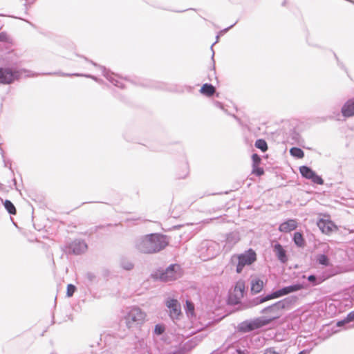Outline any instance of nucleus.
<instances>
[{"instance_id":"obj_1","label":"nucleus","mask_w":354,"mask_h":354,"mask_svg":"<svg viewBox=\"0 0 354 354\" xmlns=\"http://www.w3.org/2000/svg\"><path fill=\"white\" fill-rule=\"evenodd\" d=\"M169 243L167 235L151 233L136 237L133 241L135 249L142 254H152L164 250Z\"/></svg>"},{"instance_id":"obj_2","label":"nucleus","mask_w":354,"mask_h":354,"mask_svg":"<svg viewBox=\"0 0 354 354\" xmlns=\"http://www.w3.org/2000/svg\"><path fill=\"white\" fill-rule=\"evenodd\" d=\"M297 300L296 296H290L263 308L260 313L267 315L262 317L265 324L268 325L272 322L280 318L283 315V311L291 309Z\"/></svg>"},{"instance_id":"obj_3","label":"nucleus","mask_w":354,"mask_h":354,"mask_svg":"<svg viewBox=\"0 0 354 354\" xmlns=\"http://www.w3.org/2000/svg\"><path fill=\"white\" fill-rule=\"evenodd\" d=\"M6 67H0V84H10L19 79L21 72L16 69L18 66V57L12 52L8 53L3 59Z\"/></svg>"},{"instance_id":"obj_4","label":"nucleus","mask_w":354,"mask_h":354,"mask_svg":"<svg viewBox=\"0 0 354 354\" xmlns=\"http://www.w3.org/2000/svg\"><path fill=\"white\" fill-rule=\"evenodd\" d=\"M147 315L140 308L132 306L127 309L124 315L126 326L131 330L135 331L140 329L146 321Z\"/></svg>"},{"instance_id":"obj_5","label":"nucleus","mask_w":354,"mask_h":354,"mask_svg":"<svg viewBox=\"0 0 354 354\" xmlns=\"http://www.w3.org/2000/svg\"><path fill=\"white\" fill-rule=\"evenodd\" d=\"M303 288L304 286L301 283H295L288 286H285L275 291H273L265 296H259L252 299L249 301V306L253 307L259 304H263L267 301L280 298L290 293L299 291Z\"/></svg>"},{"instance_id":"obj_6","label":"nucleus","mask_w":354,"mask_h":354,"mask_svg":"<svg viewBox=\"0 0 354 354\" xmlns=\"http://www.w3.org/2000/svg\"><path fill=\"white\" fill-rule=\"evenodd\" d=\"M234 258L238 260L236 271L241 273L245 266H250L257 260V254L252 249H249L236 257H232V261H234Z\"/></svg>"},{"instance_id":"obj_7","label":"nucleus","mask_w":354,"mask_h":354,"mask_svg":"<svg viewBox=\"0 0 354 354\" xmlns=\"http://www.w3.org/2000/svg\"><path fill=\"white\" fill-rule=\"evenodd\" d=\"M266 326L263 317H259L252 319H246L239 323L237 326V330L242 333L252 332L256 329L261 328Z\"/></svg>"},{"instance_id":"obj_8","label":"nucleus","mask_w":354,"mask_h":354,"mask_svg":"<svg viewBox=\"0 0 354 354\" xmlns=\"http://www.w3.org/2000/svg\"><path fill=\"white\" fill-rule=\"evenodd\" d=\"M180 266L178 264H171L166 269L159 270L156 274L162 281H170L177 279L180 277Z\"/></svg>"},{"instance_id":"obj_9","label":"nucleus","mask_w":354,"mask_h":354,"mask_svg":"<svg viewBox=\"0 0 354 354\" xmlns=\"http://www.w3.org/2000/svg\"><path fill=\"white\" fill-rule=\"evenodd\" d=\"M90 64L93 65L95 68H100L102 71V74L114 86L119 87V88H124V85L123 82H122L121 78L116 74L111 72L109 70L106 69V68L97 66L95 63L93 62L90 60Z\"/></svg>"},{"instance_id":"obj_10","label":"nucleus","mask_w":354,"mask_h":354,"mask_svg":"<svg viewBox=\"0 0 354 354\" xmlns=\"http://www.w3.org/2000/svg\"><path fill=\"white\" fill-rule=\"evenodd\" d=\"M299 172L303 178L310 180L315 184H324L322 178L317 175L316 172L308 166L303 165L299 167Z\"/></svg>"},{"instance_id":"obj_11","label":"nucleus","mask_w":354,"mask_h":354,"mask_svg":"<svg viewBox=\"0 0 354 354\" xmlns=\"http://www.w3.org/2000/svg\"><path fill=\"white\" fill-rule=\"evenodd\" d=\"M87 249V244L84 241L76 239L68 247V252L78 255L85 252Z\"/></svg>"},{"instance_id":"obj_12","label":"nucleus","mask_w":354,"mask_h":354,"mask_svg":"<svg viewBox=\"0 0 354 354\" xmlns=\"http://www.w3.org/2000/svg\"><path fill=\"white\" fill-rule=\"evenodd\" d=\"M166 306L169 309V315L172 319L178 318L181 314L180 305L177 299H170L167 300Z\"/></svg>"},{"instance_id":"obj_13","label":"nucleus","mask_w":354,"mask_h":354,"mask_svg":"<svg viewBox=\"0 0 354 354\" xmlns=\"http://www.w3.org/2000/svg\"><path fill=\"white\" fill-rule=\"evenodd\" d=\"M273 252H274L277 258L281 263H287L288 260V257L286 253V250L283 248V245L277 242L273 245Z\"/></svg>"},{"instance_id":"obj_14","label":"nucleus","mask_w":354,"mask_h":354,"mask_svg":"<svg viewBox=\"0 0 354 354\" xmlns=\"http://www.w3.org/2000/svg\"><path fill=\"white\" fill-rule=\"evenodd\" d=\"M342 115L344 118H351L354 116V97L348 99L341 108Z\"/></svg>"},{"instance_id":"obj_15","label":"nucleus","mask_w":354,"mask_h":354,"mask_svg":"<svg viewBox=\"0 0 354 354\" xmlns=\"http://www.w3.org/2000/svg\"><path fill=\"white\" fill-rule=\"evenodd\" d=\"M317 226L323 233L326 234L330 233L335 227L331 221L324 219H320L317 222Z\"/></svg>"},{"instance_id":"obj_16","label":"nucleus","mask_w":354,"mask_h":354,"mask_svg":"<svg viewBox=\"0 0 354 354\" xmlns=\"http://www.w3.org/2000/svg\"><path fill=\"white\" fill-rule=\"evenodd\" d=\"M297 227V222L295 219H288V221L280 224L279 230L281 232H290L295 230Z\"/></svg>"},{"instance_id":"obj_17","label":"nucleus","mask_w":354,"mask_h":354,"mask_svg":"<svg viewBox=\"0 0 354 354\" xmlns=\"http://www.w3.org/2000/svg\"><path fill=\"white\" fill-rule=\"evenodd\" d=\"M251 292L257 294L260 292L264 286L263 281L258 277H254L251 280Z\"/></svg>"},{"instance_id":"obj_18","label":"nucleus","mask_w":354,"mask_h":354,"mask_svg":"<svg viewBox=\"0 0 354 354\" xmlns=\"http://www.w3.org/2000/svg\"><path fill=\"white\" fill-rule=\"evenodd\" d=\"M200 92L205 96L211 97L215 93L216 88L211 84L205 83L201 86Z\"/></svg>"},{"instance_id":"obj_19","label":"nucleus","mask_w":354,"mask_h":354,"mask_svg":"<svg viewBox=\"0 0 354 354\" xmlns=\"http://www.w3.org/2000/svg\"><path fill=\"white\" fill-rule=\"evenodd\" d=\"M292 241L299 248H303L306 244L303 234L299 232H295L294 233Z\"/></svg>"},{"instance_id":"obj_20","label":"nucleus","mask_w":354,"mask_h":354,"mask_svg":"<svg viewBox=\"0 0 354 354\" xmlns=\"http://www.w3.org/2000/svg\"><path fill=\"white\" fill-rule=\"evenodd\" d=\"M239 234L238 232H232L227 234L226 243L230 246L234 245L239 241Z\"/></svg>"},{"instance_id":"obj_21","label":"nucleus","mask_w":354,"mask_h":354,"mask_svg":"<svg viewBox=\"0 0 354 354\" xmlns=\"http://www.w3.org/2000/svg\"><path fill=\"white\" fill-rule=\"evenodd\" d=\"M1 201L3 203V206L6 211L11 215H15L17 214V209L14 205V204L9 200L3 201L1 198H0Z\"/></svg>"},{"instance_id":"obj_22","label":"nucleus","mask_w":354,"mask_h":354,"mask_svg":"<svg viewBox=\"0 0 354 354\" xmlns=\"http://www.w3.org/2000/svg\"><path fill=\"white\" fill-rule=\"evenodd\" d=\"M290 153L292 156L297 158H302L304 156V151L299 147H292L290 149Z\"/></svg>"},{"instance_id":"obj_23","label":"nucleus","mask_w":354,"mask_h":354,"mask_svg":"<svg viewBox=\"0 0 354 354\" xmlns=\"http://www.w3.org/2000/svg\"><path fill=\"white\" fill-rule=\"evenodd\" d=\"M120 266L125 270H131L133 268V263L127 259L123 258L120 260Z\"/></svg>"},{"instance_id":"obj_24","label":"nucleus","mask_w":354,"mask_h":354,"mask_svg":"<svg viewBox=\"0 0 354 354\" xmlns=\"http://www.w3.org/2000/svg\"><path fill=\"white\" fill-rule=\"evenodd\" d=\"M255 147L260 149L262 152H266L268 150V145L265 140L258 139L256 140Z\"/></svg>"},{"instance_id":"obj_25","label":"nucleus","mask_w":354,"mask_h":354,"mask_svg":"<svg viewBox=\"0 0 354 354\" xmlns=\"http://www.w3.org/2000/svg\"><path fill=\"white\" fill-rule=\"evenodd\" d=\"M316 260L320 265H322V266H328V264H329V259L327 257V255H326L324 254H318L317 256Z\"/></svg>"},{"instance_id":"obj_26","label":"nucleus","mask_w":354,"mask_h":354,"mask_svg":"<svg viewBox=\"0 0 354 354\" xmlns=\"http://www.w3.org/2000/svg\"><path fill=\"white\" fill-rule=\"evenodd\" d=\"M308 281L310 282L313 285H318L322 283V280L320 277H317L315 274H310L308 277Z\"/></svg>"},{"instance_id":"obj_27","label":"nucleus","mask_w":354,"mask_h":354,"mask_svg":"<svg viewBox=\"0 0 354 354\" xmlns=\"http://www.w3.org/2000/svg\"><path fill=\"white\" fill-rule=\"evenodd\" d=\"M252 174L257 176H261L264 174L263 168L259 167V165L252 166Z\"/></svg>"},{"instance_id":"obj_28","label":"nucleus","mask_w":354,"mask_h":354,"mask_svg":"<svg viewBox=\"0 0 354 354\" xmlns=\"http://www.w3.org/2000/svg\"><path fill=\"white\" fill-rule=\"evenodd\" d=\"M165 332V326L162 324H156L154 328V333L160 335Z\"/></svg>"},{"instance_id":"obj_29","label":"nucleus","mask_w":354,"mask_h":354,"mask_svg":"<svg viewBox=\"0 0 354 354\" xmlns=\"http://www.w3.org/2000/svg\"><path fill=\"white\" fill-rule=\"evenodd\" d=\"M76 290V287L73 284H68L67 286L66 295L68 297H72Z\"/></svg>"},{"instance_id":"obj_30","label":"nucleus","mask_w":354,"mask_h":354,"mask_svg":"<svg viewBox=\"0 0 354 354\" xmlns=\"http://www.w3.org/2000/svg\"><path fill=\"white\" fill-rule=\"evenodd\" d=\"M290 136L294 142H298L300 139L299 133L295 130H292L290 132Z\"/></svg>"},{"instance_id":"obj_31","label":"nucleus","mask_w":354,"mask_h":354,"mask_svg":"<svg viewBox=\"0 0 354 354\" xmlns=\"http://www.w3.org/2000/svg\"><path fill=\"white\" fill-rule=\"evenodd\" d=\"M252 166L259 165L261 162V158L257 153L252 155Z\"/></svg>"},{"instance_id":"obj_32","label":"nucleus","mask_w":354,"mask_h":354,"mask_svg":"<svg viewBox=\"0 0 354 354\" xmlns=\"http://www.w3.org/2000/svg\"><path fill=\"white\" fill-rule=\"evenodd\" d=\"M10 39L9 38L8 34L6 32H0V41L10 43Z\"/></svg>"},{"instance_id":"obj_33","label":"nucleus","mask_w":354,"mask_h":354,"mask_svg":"<svg viewBox=\"0 0 354 354\" xmlns=\"http://www.w3.org/2000/svg\"><path fill=\"white\" fill-rule=\"evenodd\" d=\"M244 289H245V286H244L243 283L238 282L236 283V285L235 286V290H239L241 292V295H243Z\"/></svg>"},{"instance_id":"obj_34","label":"nucleus","mask_w":354,"mask_h":354,"mask_svg":"<svg viewBox=\"0 0 354 354\" xmlns=\"http://www.w3.org/2000/svg\"><path fill=\"white\" fill-rule=\"evenodd\" d=\"M186 306H187V311L188 312H191L192 313L194 312V304L192 302L187 301L186 302Z\"/></svg>"},{"instance_id":"obj_35","label":"nucleus","mask_w":354,"mask_h":354,"mask_svg":"<svg viewBox=\"0 0 354 354\" xmlns=\"http://www.w3.org/2000/svg\"><path fill=\"white\" fill-rule=\"evenodd\" d=\"M3 162H4V166L6 167H8L11 170L12 173L13 174L14 171L12 169V162H11V161L10 160L3 159Z\"/></svg>"},{"instance_id":"obj_36","label":"nucleus","mask_w":354,"mask_h":354,"mask_svg":"<svg viewBox=\"0 0 354 354\" xmlns=\"http://www.w3.org/2000/svg\"><path fill=\"white\" fill-rule=\"evenodd\" d=\"M236 352L237 354H250L248 350L241 348H238L236 349Z\"/></svg>"},{"instance_id":"obj_37","label":"nucleus","mask_w":354,"mask_h":354,"mask_svg":"<svg viewBox=\"0 0 354 354\" xmlns=\"http://www.w3.org/2000/svg\"><path fill=\"white\" fill-rule=\"evenodd\" d=\"M346 320L348 322H352V321H354V310L353 311H351L350 312L346 317Z\"/></svg>"},{"instance_id":"obj_38","label":"nucleus","mask_w":354,"mask_h":354,"mask_svg":"<svg viewBox=\"0 0 354 354\" xmlns=\"http://www.w3.org/2000/svg\"><path fill=\"white\" fill-rule=\"evenodd\" d=\"M263 354H279L274 348H266Z\"/></svg>"},{"instance_id":"obj_39","label":"nucleus","mask_w":354,"mask_h":354,"mask_svg":"<svg viewBox=\"0 0 354 354\" xmlns=\"http://www.w3.org/2000/svg\"><path fill=\"white\" fill-rule=\"evenodd\" d=\"M213 104H214V105L216 107H217V108H218V109H222V110H225V109H224L223 104L221 102H218V101H214V102H213Z\"/></svg>"},{"instance_id":"obj_40","label":"nucleus","mask_w":354,"mask_h":354,"mask_svg":"<svg viewBox=\"0 0 354 354\" xmlns=\"http://www.w3.org/2000/svg\"><path fill=\"white\" fill-rule=\"evenodd\" d=\"M347 323H348V322H347L346 319L345 318V319H344L342 320H340V321L337 322V326L338 327H341V326H344Z\"/></svg>"},{"instance_id":"obj_41","label":"nucleus","mask_w":354,"mask_h":354,"mask_svg":"<svg viewBox=\"0 0 354 354\" xmlns=\"http://www.w3.org/2000/svg\"><path fill=\"white\" fill-rule=\"evenodd\" d=\"M218 39H219V35H216V41L211 46V49L212 50V60H214V50H213V46L217 43L218 41ZM214 62V61H213Z\"/></svg>"},{"instance_id":"obj_42","label":"nucleus","mask_w":354,"mask_h":354,"mask_svg":"<svg viewBox=\"0 0 354 354\" xmlns=\"http://www.w3.org/2000/svg\"><path fill=\"white\" fill-rule=\"evenodd\" d=\"M82 304L83 305H84V309H85V310H86V301H85V300H84V299H83V300H82V301H78L77 307H80V309H82ZM75 308H77V306H76Z\"/></svg>"},{"instance_id":"obj_43","label":"nucleus","mask_w":354,"mask_h":354,"mask_svg":"<svg viewBox=\"0 0 354 354\" xmlns=\"http://www.w3.org/2000/svg\"><path fill=\"white\" fill-rule=\"evenodd\" d=\"M35 0H26V3H24V6L26 7V10H28V6H30L34 3Z\"/></svg>"},{"instance_id":"obj_44","label":"nucleus","mask_w":354,"mask_h":354,"mask_svg":"<svg viewBox=\"0 0 354 354\" xmlns=\"http://www.w3.org/2000/svg\"><path fill=\"white\" fill-rule=\"evenodd\" d=\"M235 24L231 25L230 26L226 28H224L223 30H221L219 34H224L225 32H227L230 28H232L234 26Z\"/></svg>"},{"instance_id":"obj_45","label":"nucleus","mask_w":354,"mask_h":354,"mask_svg":"<svg viewBox=\"0 0 354 354\" xmlns=\"http://www.w3.org/2000/svg\"><path fill=\"white\" fill-rule=\"evenodd\" d=\"M184 167L185 168V174H183V175L180 176L179 178H185L187 175V174H188V167H187V165L186 163L184 164Z\"/></svg>"},{"instance_id":"obj_46","label":"nucleus","mask_w":354,"mask_h":354,"mask_svg":"<svg viewBox=\"0 0 354 354\" xmlns=\"http://www.w3.org/2000/svg\"><path fill=\"white\" fill-rule=\"evenodd\" d=\"M63 75H66V76H81L82 75V74H79V73H73V74H63Z\"/></svg>"},{"instance_id":"obj_47","label":"nucleus","mask_w":354,"mask_h":354,"mask_svg":"<svg viewBox=\"0 0 354 354\" xmlns=\"http://www.w3.org/2000/svg\"><path fill=\"white\" fill-rule=\"evenodd\" d=\"M309 351L308 350H303L300 351L298 354H308Z\"/></svg>"},{"instance_id":"obj_48","label":"nucleus","mask_w":354,"mask_h":354,"mask_svg":"<svg viewBox=\"0 0 354 354\" xmlns=\"http://www.w3.org/2000/svg\"><path fill=\"white\" fill-rule=\"evenodd\" d=\"M203 245H204L207 248L210 247V243L209 242H204L203 243Z\"/></svg>"},{"instance_id":"obj_49","label":"nucleus","mask_w":354,"mask_h":354,"mask_svg":"<svg viewBox=\"0 0 354 354\" xmlns=\"http://www.w3.org/2000/svg\"><path fill=\"white\" fill-rule=\"evenodd\" d=\"M232 117L238 122H240V119L235 115H232Z\"/></svg>"},{"instance_id":"obj_50","label":"nucleus","mask_w":354,"mask_h":354,"mask_svg":"<svg viewBox=\"0 0 354 354\" xmlns=\"http://www.w3.org/2000/svg\"><path fill=\"white\" fill-rule=\"evenodd\" d=\"M89 77H90V79H93V80H96V77L95 76H93V75H90Z\"/></svg>"},{"instance_id":"obj_51","label":"nucleus","mask_w":354,"mask_h":354,"mask_svg":"<svg viewBox=\"0 0 354 354\" xmlns=\"http://www.w3.org/2000/svg\"><path fill=\"white\" fill-rule=\"evenodd\" d=\"M12 181H13V183H14V185H15V186H16V185H17L16 179H15V178H13V179H12Z\"/></svg>"},{"instance_id":"obj_52","label":"nucleus","mask_w":354,"mask_h":354,"mask_svg":"<svg viewBox=\"0 0 354 354\" xmlns=\"http://www.w3.org/2000/svg\"><path fill=\"white\" fill-rule=\"evenodd\" d=\"M89 277H90V281H92L93 276L91 275V273H90Z\"/></svg>"},{"instance_id":"obj_53","label":"nucleus","mask_w":354,"mask_h":354,"mask_svg":"<svg viewBox=\"0 0 354 354\" xmlns=\"http://www.w3.org/2000/svg\"><path fill=\"white\" fill-rule=\"evenodd\" d=\"M172 354H182L180 352H174Z\"/></svg>"},{"instance_id":"obj_54","label":"nucleus","mask_w":354,"mask_h":354,"mask_svg":"<svg viewBox=\"0 0 354 354\" xmlns=\"http://www.w3.org/2000/svg\"><path fill=\"white\" fill-rule=\"evenodd\" d=\"M212 70H213L214 74H215V67H214V65L213 66V69Z\"/></svg>"},{"instance_id":"obj_55","label":"nucleus","mask_w":354,"mask_h":354,"mask_svg":"<svg viewBox=\"0 0 354 354\" xmlns=\"http://www.w3.org/2000/svg\"><path fill=\"white\" fill-rule=\"evenodd\" d=\"M2 157L4 158L3 151H2Z\"/></svg>"}]
</instances>
